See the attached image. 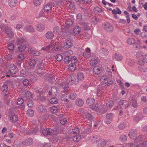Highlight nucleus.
Segmentation results:
<instances>
[{"mask_svg": "<svg viewBox=\"0 0 147 147\" xmlns=\"http://www.w3.org/2000/svg\"><path fill=\"white\" fill-rule=\"evenodd\" d=\"M100 53L104 55H107L108 53V51L105 48H102L101 49Z\"/></svg>", "mask_w": 147, "mask_h": 147, "instance_id": "a18cd8bd", "label": "nucleus"}, {"mask_svg": "<svg viewBox=\"0 0 147 147\" xmlns=\"http://www.w3.org/2000/svg\"><path fill=\"white\" fill-rule=\"evenodd\" d=\"M18 67L14 65L13 64H11L10 65V68L8 71L9 72L11 76L12 77H16V75H15L18 71Z\"/></svg>", "mask_w": 147, "mask_h": 147, "instance_id": "f03ea898", "label": "nucleus"}, {"mask_svg": "<svg viewBox=\"0 0 147 147\" xmlns=\"http://www.w3.org/2000/svg\"><path fill=\"white\" fill-rule=\"evenodd\" d=\"M22 83L23 85L26 86H27L29 84V81L27 79H24V80Z\"/></svg>", "mask_w": 147, "mask_h": 147, "instance_id": "052dcab7", "label": "nucleus"}, {"mask_svg": "<svg viewBox=\"0 0 147 147\" xmlns=\"http://www.w3.org/2000/svg\"><path fill=\"white\" fill-rule=\"evenodd\" d=\"M85 117L87 119L91 122L92 121H94V118L90 113H87L85 115Z\"/></svg>", "mask_w": 147, "mask_h": 147, "instance_id": "b1692460", "label": "nucleus"}, {"mask_svg": "<svg viewBox=\"0 0 147 147\" xmlns=\"http://www.w3.org/2000/svg\"><path fill=\"white\" fill-rule=\"evenodd\" d=\"M10 120L13 122H15L18 120V116L16 115H12L10 117Z\"/></svg>", "mask_w": 147, "mask_h": 147, "instance_id": "7c9ffc66", "label": "nucleus"}, {"mask_svg": "<svg viewBox=\"0 0 147 147\" xmlns=\"http://www.w3.org/2000/svg\"><path fill=\"white\" fill-rule=\"evenodd\" d=\"M114 104V102L112 100H110L106 104L108 107L110 108Z\"/></svg>", "mask_w": 147, "mask_h": 147, "instance_id": "0e129e2a", "label": "nucleus"}, {"mask_svg": "<svg viewBox=\"0 0 147 147\" xmlns=\"http://www.w3.org/2000/svg\"><path fill=\"white\" fill-rule=\"evenodd\" d=\"M57 60L58 61H61L63 59L62 56L60 54H57L55 57Z\"/></svg>", "mask_w": 147, "mask_h": 147, "instance_id": "de8ad7c7", "label": "nucleus"}, {"mask_svg": "<svg viewBox=\"0 0 147 147\" xmlns=\"http://www.w3.org/2000/svg\"><path fill=\"white\" fill-rule=\"evenodd\" d=\"M33 140L32 139L27 138L24 142H22L23 146H28L32 144Z\"/></svg>", "mask_w": 147, "mask_h": 147, "instance_id": "6e6552de", "label": "nucleus"}, {"mask_svg": "<svg viewBox=\"0 0 147 147\" xmlns=\"http://www.w3.org/2000/svg\"><path fill=\"white\" fill-rule=\"evenodd\" d=\"M18 2V0H8V3L11 7H14L16 6Z\"/></svg>", "mask_w": 147, "mask_h": 147, "instance_id": "9d476101", "label": "nucleus"}, {"mask_svg": "<svg viewBox=\"0 0 147 147\" xmlns=\"http://www.w3.org/2000/svg\"><path fill=\"white\" fill-rule=\"evenodd\" d=\"M0 28L3 30V31L5 33L10 29L7 25L4 24H2L0 25Z\"/></svg>", "mask_w": 147, "mask_h": 147, "instance_id": "6ab92c4d", "label": "nucleus"}, {"mask_svg": "<svg viewBox=\"0 0 147 147\" xmlns=\"http://www.w3.org/2000/svg\"><path fill=\"white\" fill-rule=\"evenodd\" d=\"M26 49V47L24 45H21L18 47V50L19 52L24 51Z\"/></svg>", "mask_w": 147, "mask_h": 147, "instance_id": "a19ab883", "label": "nucleus"}, {"mask_svg": "<svg viewBox=\"0 0 147 147\" xmlns=\"http://www.w3.org/2000/svg\"><path fill=\"white\" fill-rule=\"evenodd\" d=\"M128 135L131 138L134 139L137 136L136 131L134 129L131 130L129 131Z\"/></svg>", "mask_w": 147, "mask_h": 147, "instance_id": "f8f14e48", "label": "nucleus"}, {"mask_svg": "<svg viewBox=\"0 0 147 147\" xmlns=\"http://www.w3.org/2000/svg\"><path fill=\"white\" fill-rule=\"evenodd\" d=\"M36 26L37 27V30L39 32L42 31L45 29V25L41 23L37 24Z\"/></svg>", "mask_w": 147, "mask_h": 147, "instance_id": "9b49d317", "label": "nucleus"}, {"mask_svg": "<svg viewBox=\"0 0 147 147\" xmlns=\"http://www.w3.org/2000/svg\"><path fill=\"white\" fill-rule=\"evenodd\" d=\"M54 36L53 33L51 31H49L45 34V36L47 38L49 39H52Z\"/></svg>", "mask_w": 147, "mask_h": 147, "instance_id": "a211bd4d", "label": "nucleus"}, {"mask_svg": "<svg viewBox=\"0 0 147 147\" xmlns=\"http://www.w3.org/2000/svg\"><path fill=\"white\" fill-rule=\"evenodd\" d=\"M127 43L129 45H132L135 43V40L133 38H129L127 40Z\"/></svg>", "mask_w": 147, "mask_h": 147, "instance_id": "79ce46f5", "label": "nucleus"}, {"mask_svg": "<svg viewBox=\"0 0 147 147\" xmlns=\"http://www.w3.org/2000/svg\"><path fill=\"white\" fill-rule=\"evenodd\" d=\"M73 24V21L71 20H68L66 21L65 24L66 25V28H69L71 27Z\"/></svg>", "mask_w": 147, "mask_h": 147, "instance_id": "aec40b11", "label": "nucleus"}, {"mask_svg": "<svg viewBox=\"0 0 147 147\" xmlns=\"http://www.w3.org/2000/svg\"><path fill=\"white\" fill-rule=\"evenodd\" d=\"M37 111L39 113H43L47 112L45 106L42 105H39L36 108Z\"/></svg>", "mask_w": 147, "mask_h": 147, "instance_id": "39448f33", "label": "nucleus"}, {"mask_svg": "<svg viewBox=\"0 0 147 147\" xmlns=\"http://www.w3.org/2000/svg\"><path fill=\"white\" fill-rule=\"evenodd\" d=\"M49 101L51 104H56L58 102V100L56 98L54 97L51 98L50 100Z\"/></svg>", "mask_w": 147, "mask_h": 147, "instance_id": "f704fd0d", "label": "nucleus"}, {"mask_svg": "<svg viewBox=\"0 0 147 147\" xmlns=\"http://www.w3.org/2000/svg\"><path fill=\"white\" fill-rule=\"evenodd\" d=\"M24 30L26 32H33L34 31V29L33 27L30 25H26Z\"/></svg>", "mask_w": 147, "mask_h": 147, "instance_id": "1a4fd4ad", "label": "nucleus"}, {"mask_svg": "<svg viewBox=\"0 0 147 147\" xmlns=\"http://www.w3.org/2000/svg\"><path fill=\"white\" fill-rule=\"evenodd\" d=\"M20 129L21 131L23 133H24L25 131H26L27 129L26 127L24 125L20 126Z\"/></svg>", "mask_w": 147, "mask_h": 147, "instance_id": "4d7b16f0", "label": "nucleus"}, {"mask_svg": "<svg viewBox=\"0 0 147 147\" xmlns=\"http://www.w3.org/2000/svg\"><path fill=\"white\" fill-rule=\"evenodd\" d=\"M59 29L60 28L59 26H56L53 29V32L55 34H59V32H60Z\"/></svg>", "mask_w": 147, "mask_h": 147, "instance_id": "58836bf2", "label": "nucleus"}, {"mask_svg": "<svg viewBox=\"0 0 147 147\" xmlns=\"http://www.w3.org/2000/svg\"><path fill=\"white\" fill-rule=\"evenodd\" d=\"M42 0H34L33 3L36 5H38L42 2Z\"/></svg>", "mask_w": 147, "mask_h": 147, "instance_id": "680f3d73", "label": "nucleus"}, {"mask_svg": "<svg viewBox=\"0 0 147 147\" xmlns=\"http://www.w3.org/2000/svg\"><path fill=\"white\" fill-rule=\"evenodd\" d=\"M30 51L31 52L34 56H38L40 55V52L38 51H36L34 50L31 49H30Z\"/></svg>", "mask_w": 147, "mask_h": 147, "instance_id": "37998d69", "label": "nucleus"}, {"mask_svg": "<svg viewBox=\"0 0 147 147\" xmlns=\"http://www.w3.org/2000/svg\"><path fill=\"white\" fill-rule=\"evenodd\" d=\"M72 46V43L71 41V39L67 38L66 39L65 42L64 43V47L67 49L71 47Z\"/></svg>", "mask_w": 147, "mask_h": 147, "instance_id": "423d86ee", "label": "nucleus"}, {"mask_svg": "<svg viewBox=\"0 0 147 147\" xmlns=\"http://www.w3.org/2000/svg\"><path fill=\"white\" fill-rule=\"evenodd\" d=\"M36 63V61L34 59H30L28 61V64L30 66H34L35 65Z\"/></svg>", "mask_w": 147, "mask_h": 147, "instance_id": "bb28decb", "label": "nucleus"}, {"mask_svg": "<svg viewBox=\"0 0 147 147\" xmlns=\"http://www.w3.org/2000/svg\"><path fill=\"white\" fill-rule=\"evenodd\" d=\"M112 115L113 114L112 113H110L107 115L105 121V122L106 123L109 124L111 123V117Z\"/></svg>", "mask_w": 147, "mask_h": 147, "instance_id": "ddd939ff", "label": "nucleus"}, {"mask_svg": "<svg viewBox=\"0 0 147 147\" xmlns=\"http://www.w3.org/2000/svg\"><path fill=\"white\" fill-rule=\"evenodd\" d=\"M125 124L124 122H121L119 124L118 127L119 128L121 129H123L125 127Z\"/></svg>", "mask_w": 147, "mask_h": 147, "instance_id": "13d9d810", "label": "nucleus"}, {"mask_svg": "<svg viewBox=\"0 0 147 147\" xmlns=\"http://www.w3.org/2000/svg\"><path fill=\"white\" fill-rule=\"evenodd\" d=\"M120 140L122 142H125L127 139V136L124 135H123L121 136L119 138Z\"/></svg>", "mask_w": 147, "mask_h": 147, "instance_id": "c03bdc74", "label": "nucleus"}, {"mask_svg": "<svg viewBox=\"0 0 147 147\" xmlns=\"http://www.w3.org/2000/svg\"><path fill=\"white\" fill-rule=\"evenodd\" d=\"M60 85L64 89V91H66L68 90V88L67 87H66V85H67V82H63L61 83Z\"/></svg>", "mask_w": 147, "mask_h": 147, "instance_id": "c85d7f7f", "label": "nucleus"}, {"mask_svg": "<svg viewBox=\"0 0 147 147\" xmlns=\"http://www.w3.org/2000/svg\"><path fill=\"white\" fill-rule=\"evenodd\" d=\"M136 56L138 58L142 59L143 55L141 53V52H137L136 53Z\"/></svg>", "mask_w": 147, "mask_h": 147, "instance_id": "338daca9", "label": "nucleus"}, {"mask_svg": "<svg viewBox=\"0 0 147 147\" xmlns=\"http://www.w3.org/2000/svg\"><path fill=\"white\" fill-rule=\"evenodd\" d=\"M29 78L32 82H34L37 80V77L36 75H31L29 77Z\"/></svg>", "mask_w": 147, "mask_h": 147, "instance_id": "bf43d9fd", "label": "nucleus"}, {"mask_svg": "<svg viewBox=\"0 0 147 147\" xmlns=\"http://www.w3.org/2000/svg\"><path fill=\"white\" fill-rule=\"evenodd\" d=\"M103 10L98 7H96L93 9L94 12L96 13H99L103 11Z\"/></svg>", "mask_w": 147, "mask_h": 147, "instance_id": "a878e982", "label": "nucleus"}, {"mask_svg": "<svg viewBox=\"0 0 147 147\" xmlns=\"http://www.w3.org/2000/svg\"><path fill=\"white\" fill-rule=\"evenodd\" d=\"M5 33L7 34L9 38H12L14 36V34L13 32L11 30L10 28Z\"/></svg>", "mask_w": 147, "mask_h": 147, "instance_id": "393cba45", "label": "nucleus"}, {"mask_svg": "<svg viewBox=\"0 0 147 147\" xmlns=\"http://www.w3.org/2000/svg\"><path fill=\"white\" fill-rule=\"evenodd\" d=\"M26 114L29 117H32L34 115V111L32 109H28L27 111Z\"/></svg>", "mask_w": 147, "mask_h": 147, "instance_id": "4c0bfd02", "label": "nucleus"}, {"mask_svg": "<svg viewBox=\"0 0 147 147\" xmlns=\"http://www.w3.org/2000/svg\"><path fill=\"white\" fill-rule=\"evenodd\" d=\"M81 30L80 27L78 26H77L73 28V32L75 34H78L80 32Z\"/></svg>", "mask_w": 147, "mask_h": 147, "instance_id": "4be33fe9", "label": "nucleus"}, {"mask_svg": "<svg viewBox=\"0 0 147 147\" xmlns=\"http://www.w3.org/2000/svg\"><path fill=\"white\" fill-rule=\"evenodd\" d=\"M4 98L5 99H7L8 98L9 96H10V94L9 92L6 91L4 94Z\"/></svg>", "mask_w": 147, "mask_h": 147, "instance_id": "774afa93", "label": "nucleus"}, {"mask_svg": "<svg viewBox=\"0 0 147 147\" xmlns=\"http://www.w3.org/2000/svg\"><path fill=\"white\" fill-rule=\"evenodd\" d=\"M76 63H73L69 64V70L71 71H74L77 68V65Z\"/></svg>", "mask_w": 147, "mask_h": 147, "instance_id": "2eb2a0df", "label": "nucleus"}, {"mask_svg": "<svg viewBox=\"0 0 147 147\" xmlns=\"http://www.w3.org/2000/svg\"><path fill=\"white\" fill-rule=\"evenodd\" d=\"M52 7L50 4H48L46 5L44 7L45 11L48 12L50 10Z\"/></svg>", "mask_w": 147, "mask_h": 147, "instance_id": "2f4dec72", "label": "nucleus"}, {"mask_svg": "<svg viewBox=\"0 0 147 147\" xmlns=\"http://www.w3.org/2000/svg\"><path fill=\"white\" fill-rule=\"evenodd\" d=\"M58 110L57 107L54 106L51 107V110L52 113H56L57 112Z\"/></svg>", "mask_w": 147, "mask_h": 147, "instance_id": "ea45409f", "label": "nucleus"}, {"mask_svg": "<svg viewBox=\"0 0 147 147\" xmlns=\"http://www.w3.org/2000/svg\"><path fill=\"white\" fill-rule=\"evenodd\" d=\"M8 89V87L7 86V85L4 84L3 86L1 87V90L3 92H4L5 91H7Z\"/></svg>", "mask_w": 147, "mask_h": 147, "instance_id": "603ef678", "label": "nucleus"}, {"mask_svg": "<svg viewBox=\"0 0 147 147\" xmlns=\"http://www.w3.org/2000/svg\"><path fill=\"white\" fill-rule=\"evenodd\" d=\"M8 49L10 51H12L14 48V45L12 43H10L9 44L7 47Z\"/></svg>", "mask_w": 147, "mask_h": 147, "instance_id": "6e6d98bb", "label": "nucleus"}, {"mask_svg": "<svg viewBox=\"0 0 147 147\" xmlns=\"http://www.w3.org/2000/svg\"><path fill=\"white\" fill-rule=\"evenodd\" d=\"M94 73L96 74H98L101 72V68L99 66H95L93 69Z\"/></svg>", "mask_w": 147, "mask_h": 147, "instance_id": "f3484780", "label": "nucleus"}, {"mask_svg": "<svg viewBox=\"0 0 147 147\" xmlns=\"http://www.w3.org/2000/svg\"><path fill=\"white\" fill-rule=\"evenodd\" d=\"M45 65V61H40L38 63V69H42L44 67Z\"/></svg>", "mask_w": 147, "mask_h": 147, "instance_id": "cd10ccee", "label": "nucleus"}, {"mask_svg": "<svg viewBox=\"0 0 147 147\" xmlns=\"http://www.w3.org/2000/svg\"><path fill=\"white\" fill-rule=\"evenodd\" d=\"M97 60L95 58L92 59L90 61V63L92 65H93L97 63Z\"/></svg>", "mask_w": 147, "mask_h": 147, "instance_id": "3c124183", "label": "nucleus"}, {"mask_svg": "<svg viewBox=\"0 0 147 147\" xmlns=\"http://www.w3.org/2000/svg\"><path fill=\"white\" fill-rule=\"evenodd\" d=\"M24 99L22 98H20L17 100V103L18 105H20L23 104L24 102Z\"/></svg>", "mask_w": 147, "mask_h": 147, "instance_id": "864d4df0", "label": "nucleus"}, {"mask_svg": "<svg viewBox=\"0 0 147 147\" xmlns=\"http://www.w3.org/2000/svg\"><path fill=\"white\" fill-rule=\"evenodd\" d=\"M61 47V44L59 42H57L53 44V48L55 50H60Z\"/></svg>", "mask_w": 147, "mask_h": 147, "instance_id": "dca6fc26", "label": "nucleus"}, {"mask_svg": "<svg viewBox=\"0 0 147 147\" xmlns=\"http://www.w3.org/2000/svg\"><path fill=\"white\" fill-rule=\"evenodd\" d=\"M104 28L108 32H112L113 30L112 26L110 24L108 23H106L103 25Z\"/></svg>", "mask_w": 147, "mask_h": 147, "instance_id": "20e7f679", "label": "nucleus"}, {"mask_svg": "<svg viewBox=\"0 0 147 147\" xmlns=\"http://www.w3.org/2000/svg\"><path fill=\"white\" fill-rule=\"evenodd\" d=\"M24 98L27 99H30L32 98V95L31 92L29 91H27L24 94Z\"/></svg>", "mask_w": 147, "mask_h": 147, "instance_id": "473e14b6", "label": "nucleus"}, {"mask_svg": "<svg viewBox=\"0 0 147 147\" xmlns=\"http://www.w3.org/2000/svg\"><path fill=\"white\" fill-rule=\"evenodd\" d=\"M16 41L17 44L20 45L26 42V39L24 37L18 38H17Z\"/></svg>", "mask_w": 147, "mask_h": 147, "instance_id": "4468645a", "label": "nucleus"}, {"mask_svg": "<svg viewBox=\"0 0 147 147\" xmlns=\"http://www.w3.org/2000/svg\"><path fill=\"white\" fill-rule=\"evenodd\" d=\"M77 77L78 79L80 81H82L84 79V76L83 74L80 72L78 73Z\"/></svg>", "mask_w": 147, "mask_h": 147, "instance_id": "5701e85b", "label": "nucleus"}, {"mask_svg": "<svg viewBox=\"0 0 147 147\" xmlns=\"http://www.w3.org/2000/svg\"><path fill=\"white\" fill-rule=\"evenodd\" d=\"M46 129H47V134L48 135H51L54 133V130L53 129L51 128H47Z\"/></svg>", "mask_w": 147, "mask_h": 147, "instance_id": "5fc2aeb1", "label": "nucleus"}, {"mask_svg": "<svg viewBox=\"0 0 147 147\" xmlns=\"http://www.w3.org/2000/svg\"><path fill=\"white\" fill-rule=\"evenodd\" d=\"M58 88L55 86H52L51 87V90H50L48 93L49 95H56Z\"/></svg>", "mask_w": 147, "mask_h": 147, "instance_id": "0eeeda50", "label": "nucleus"}, {"mask_svg": "<svg viewBox=\"0 0 147 147\" xmlns=\"http://www.w3.org/2000/svg\"><path fill=\"white\" fill-rule=\"evenodd\" d=\"M25 58V57L23 54L20 53L18 55L17 59L18 61H21L23 60Z\"/></svg>", "mask_w": 147, "mask_h": 147, "instance_id": "c756f323", "label": "nucleus"}, {"mask_svg": "<svg viewBox=\"0 0 147 147\" xmlns=\"http://www.w3.org/2000/svg\"><path fill=\"white\" fill-rule=\"evenodd\" d=\"M76 96L77 95L74 92L70 93L69 96V98L72 100L75 99L76 98Z\"/></svg>", "mask_w": 147, "mask_h": 147, "instance_id": "e433bc0d", "label": "nucleus"}, {"mask_svg": "<svg viewBox=\"0 0 147 147\" xmlns=\"http://www.w3.org/2000/svg\"><path fill=\"white\" fill-rule=\"evenodd\" d=\"M81 138V135H77L74 136L73 138V140L74 141L78 142L79 141Z\"/></svg>", "mask_w": 147, "mask_h": 147, "instance_id": "c9c22d12", "label": "nucleus"}, {"mask_svg": "<svg viewBox=\"0 0 147 147\" xmlns=\"http://www.w3.org/2000/svg\"><path fill=\"white\" fill-rule=\"evenodd\" d=\"M34 102L32 100H30L27 102V105L30 108L34 106Z\"/></svg>", "mask_w": 147, "mask_h": 147, "instance_id": "09e8293b", "label": "nucleus"}, {"mask_svg": "<svg viewBox=\"0 0 147 147\" xmlns=\"http://www.w3.org/2000/svg\"><path fill=\"white\" fill-rule=\"evenodd\" d=\"M67 6L71 9H74L75 7V6L73 3L71 1L69 2L67 4Z\"/></svg>", "mask_w": 147, "mask_h": 147, "instance_id": "49530a36", "label": "nucleus"}, {"mask_svg": "<svg viewBox=\"0 0 147 147\" xmlns=\"http://www.w3.org/2000/svg\"><path fill=\"white\" fill-rule=\"evenodd\" d=\"M23 144L22 142L16 143L14 146V147H23Z\"/></svg>", "mask_w": 147, "mask_h": 147, "instance_id": "e2e57ef3", "label": "nucleus"}, {"mask_svg": "<svg viewBox=\"0 0 147 147\" xmlns=\"http://www.w3.org/2000/svg\"><path fill=\"white\" fill-rule=\"evenodd\" d=\"M116 101L123 109L127 108L130 105V104L128 101L125 100H122L119 97L116 99Z\"/></svg>", "mask_w": 147, "mask_h": 147, "instance_id": "f257e3e1", "label": "nucleus"}, {"mask_svg": "<svg viewBox=\"0 0 147 147\" xmlns=\"http://www.w3.org/2000/svg\"><path fill=\"white\" fill-rule=\"evenodd\" d=\"M123 58V57L121 55L117 54L116 53L115 54V59L117 61H121Z\"/></svg>", "mask_w": 147, "mask_h": 147, "instance_id": "8fccbe9b", "label": "nucleus"}, {"mask_svg": "<svg viewBox=\"0 0 147 147\" xmlns=\"http://www.w3.org/2000/svg\"><path fill=\"white\" fill-rule=\"evenodd\" d=\"M83 101L82 99H77L76 104L78 106L81 107L83 105Z\"/></svg>", "mask_w": 147, "mask_h": 147, "instance_id": "72a5a7b5", "label": "nucleus"}, {"mask_svg": "<svg viewBox=\"0 0 147 147\" xmlns=\"http://www.w3.org/2000/svg\"><path fill=\"white\" fill-rule=\"evenodd\" d=\"M86 102L87 104L90 106L93 105L94 102V98H89L86 100Z\"/></svg>", "mask_w": 147, "mask_h": 147, "instance_id": "412c9836", "label": "nucleus"}, {"mask_svg": "<svg viewBox=\"0 0 147 147\" xmlns=\"http://www.w3.org/2000/svg\"><path fill=\"white\" fill-rule=\"evenodd\" d=\"M79 128L75 127L74 129H73V134H78L79 133Z\"/></svg>", "mask_w": 147, "mask_h": 147, "instance_id": "69168bd1", "label": "nucleus"}, {"mask_svg": "<svg viewBox=\"0 0 147 147\" xmlns=\"http://www.w3.org/2000/svg\"><path fill=\"white\" fill-rule=\"evenodd\" d=\"M64 62L68 63L70 61L72 63H76L78 61V59L76 56L70 57L69 56H65L64 59Z\"/></svg>", "mask_w": 147, "mask_h": 147, "instance_id": "7ed1b4c3", "label": "nucleus"}]
</instances>
